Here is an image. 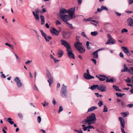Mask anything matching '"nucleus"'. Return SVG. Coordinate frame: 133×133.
<instances>
[{
  "mask_svg": "<svg viewBox=\"0 0 133 133\" xmlns=\"http://www.w3.org/2000/svg\"><path fill=\"white\" fill-rule=\"evenodd\" d=\"M96 117L95 114L93 113L87 117L86 119L83 120L82 123L83 124L90 125L95 123L96 122Z\"/></svg>",
  "mask_w": 133,
  "mask_h": 133,
  "instance_id": "nucleus-1",
  "label": "nucleus"
},
{
  "mask_svg": "<svg viewBox=\"0 0 133 133\" xmlns=\"http://www.w3.org/2000/svg\"><path fill=\"white\" fill-rule=\"evenodd\" d=\"M61 44L66 47V50L68 52L67 55L69 57L72 59H74V55L71 51V47L67 42H62Z\"/></svg>",
  "mask_w": 133,
  "mask_h": 133,
  "instance_id": "nucleus-2",
  "label": "nucleus"
},
{
  "mask_svg": "<svg viewBox=\"0 0 133 133\" xmlns=\"http://www.w3.org/2000/svg\"><path fill=\"white\" fill-rule=\"evenodd\" d=\"M74 45L75 48L80 53H83L85 52V48L82 45V43L80 42H76Z\"/></svg>",
  "mask_w": 133,
  "mask_h": 133,
  "instance_id": "nucleus-3",
  "label": "nucleus"
},
{
  "mask_svg": "<svg viewBox=\"0 0 133 133\" xmlns=\"http://www.w3.org/2000/svg\"><path fill=\"white\" fill-rule=\"evenodd\" d=\"M60 94L61 97L63 98L67 97L68 94L67 90V87L63 84L60 92Z\"/></svg>",
  "mask_w": 133,
  "mask_h": 133,
  "instance_id": "nucleus-4",
  "label": "nucleus"
},
{
  "mask_svg": "<svg viewBox=\"0 0 133 133\" xmlns=\"http://www.w3.org/2000/svg\"><path fill=\"white\" fill-rule=\"evenodd\" d=\"M46 75L49 79L47 80V81L49 83L50 87H51V84L53 82V79L51 75L50 71L48 69L46 70Z\"/></svg>",
  "mask_w": 133,
  "mask_h": 133,
  "instance_id": "nucleus-5",
  "label": "nucleus"
},
{
  "mask_svg": "<svg viewBox=\"0 0 133 133\" xmlns=\"http://www.w3.org/2000/svg\"><path fill=\"white\" fill-rule=\"evenodd\" d=\"M75 10V8H72L68 11V13L71 18H75L76 16L74 15Z\"/></svg>",
  "mask_w": 133,
  "mask_h": 133,
  "instance_id": "nucleus-6",
  "label": "nucleus"
},
{
  "mask_svg": "<svg viewBox=\"0 0 133 133\" xmlns=\"http://www.w3.org/2000/svg\"><path fill=\"white\" fill-rule=\"evenodd\" d=\"M60 17L61 19L66 24L68 23L67 22L69 20L72 19L70 17L66 14H63L60 15Z\"/></svg>",
  "mask_w": 133,
  "mask_h": 133,
  "instance_id": "nucleus-7",
  "label": "nucleus"
},
{
  "mask_svg": "<svg viewBox=\"0 0 133 133\" xmlns=\"http://www.w3.org/2000/svg\"><path fill=\"white\" fill-rule=\"evenodd\" d=\"M14 80L16 82L18 88H20L22 87L23 85L22 83L21 82V80L18 77H16Z\"/></svg>",
  "mask_w": 133,
  "mask_h": 133,
  "instance_id": "nucleus-8",
  "label": "nucleus"
},
{
  "mask_svg": "<svg viewBox=\"0 0 133 133\" xmlns=\"http://www.w3.org/2000/svg\"><path fill=\"white\" fill-rule=\"evenodd\" d=\"M106 88L104 85H98L97 89L100 90L102 92H105L106 91Z\"/></svg>",
  "mask_w": 133,
  "mask_h": 133,
  "instance_id": "nucleus-9",
  "label": "nucleus"
},
{
  "mask_svg": "<svg viewBox=\"0 0 133 133\" xmlns=\"http://www.w3.org/2000/svg\"><path fill=\"white\" fill-rule=\"evenodd\" d=\"M124 69L121 70V72H123L125 71L128 72L130 73H131L132 72H131V69H130V67L128 69L127 67V65L125 64H124Z\"/></svg>",
  "mask_w": 133,
  "mask_h": 133,
  "instance_id": "nucleus-10",
  "label": "nucleus"
},
{
  "mask_svg": "<svg viewBox=\"0 0 133 133\" xmlns=\"http://www.w3.org/2000/svg\"><path fill=\"white\" fill-rule=\"evenodd\" d=\"M119 120L120 122L121 125L123 128H125V122L124 119L121 117H119Z\"/></svg>",
  "mask_w": 133,
  "mask_h": 133,
  "instance_id": "nucleus-11",
  "label": "nucleus"
},
{
  "mask_svg": "<svg viewBox=\"0 0 133 133\" xmlns=\"http://www.w3.org/2000/svg\"><path fill=\"white\" fill-rule=\"evenodd\" d=\"M50 32L53 35H55L56 36H58L59 34V31L54 28H52L50 30Z\"/></svg>",
  "mask_w": 133,
  "mask_h": 133,
  "instance_id": "nucleus-12",
  "label": "nucleus"
},
{
  "mask_svg": "<svg viewBox=\"0 0 133 133\" xmlns=\"http://www.w3.org/2000/svg\"><path fill=\"white\" fill-rule=\"evenodd\" d=\"M83 77L85 79H90L94 78V76L90 75L89 74H86V73L84 74Z\"/></svg>",
  "mask_w": 133,
  "mask_h": 133,
  "instance_id": "nucleus-13",
  "label": "nucleus"
},
{
  "mask_svg": "<svg viewBox=\"0 0 133 133\" xmlns=\"http://www.w3.org/2000/svg\"><path fill=\"white\" fill-rule=\"evenodd\" d=\"M96 76L101 81H104L107 79V77L105 75H99V76H98L96 75Z\"/></svg>",
  "mask_w": 133,
  "mask_h": 133,
  "instance_id": "nucleus-14",
  "label": "nucleus"
},
{
  "mask_svg": "<svg viewBox=\"0 0 133 133\" xmlns=\"http://www.w3.org/2000/svg\"><path fill=\"white\" fill-rule=\"evenodd\" d=\"M122 49L123 50L124 52L128 56H129L130 55V52H129L127 48L122 46Z\"/></svg>",
  "mask_w": 133,
  "mask_h": 133,
  "instance_id": "nucleus-15",
  "label": "nucleus"
},
{
  "mask_svg": "<svg viewBox=\"0 0 133 133\" xmlns=\"http://www.w3.org/2000/svg\"><path fill=\"white\" fill-rule=\"evenodd\" d=\"M64 54V52L62 50L59 49L58 50L57 54L58 55V57L59 58L62 57Z\"/></svg>",
  "mask_w": 133,
  "mask_h": 133,
  "instance_id": "nucleus-16",
  "label": "nucleus"
},
{
  "mask_svg": "<svg viewBox=\"0 0 133 133\" xmlns=\"http://www.w3.org/2000/svg\"><path fill=\"white\" fill-rule=\"evenodd\" d=\"M63 35L64 37L65 38H69L70 35V34L69 32H64L63 34Z\"/></svg>",
  "mask_w": 133,
  "mask_h": 133,
  "instance_id": "nucleus-17",
  "label": "nucleus"
},
{
  "mask_svg": "<svg viewBox=\"0 0 133 133\" xmlns=\"http://www.w3.org/2000/svg\"><path fill=\"white\" fill-rule=\"evenodd\" d=\"M127 22L129 25L130 26H133V19L131 18H129L128 19Z\"/></svg>",
  "mask_w": 133,
  "mask_h": 133,
  "instance_id": "nucleus-18",
  "label": "nucleus"
},
{
  "mask_svg": "<svg viewBox=\"0 0 133 133\" xmlns=\"http://www.w3.org/2000/svg\"><path fill=\"white\" fill-rule=\"evenodd\" d=\"M40 31L43 37H44V38L46 40V42H49V40H48V39L46 37V34L44 33L42 30H40Z\"/></svg>",
  "mask_w": 133,
  "mask_h": 133,
  "instance_id": "nucleus-19",
  "label": "nucleus"
},
{
  "mask_svg": "<svg viewBox=\"0 0 133 133\" xmlns=\"http://www.w3.org/2000/svg\"><path fill=\"white\" fill-rule=\"evenodd\" d=\"M68 12V10L65 9H61L59 11V13L61 14H63Z\"/></svg>",
  "mask_w": 133,
  "mask_h": 133,
  "instance_id": "nucleus-20",
  "label": "nucleus"
},
{
  "mask_svg": "<svg viewBox=\"0 0 133 133\" xmlns=\"http://www.w3.org/2000/svg\"><path fill=\"white\" fill-rule=\"evenodd\" d=\"M98 52L97 50L94 51L92 54L93 57L95 58H97L98 57Z\"/></svg>",
  "mask_w": 133,
  "mask_h": 133,
  "instance_id": "nucleus-21",
  "label": "nucleus"
},
{
  "mask_svg": "<svg viewBox=\"0 0 133 133\" xmlns=\"http://www.w3.org/2000/svg\"><path fill=\"white\" fill-rule=\"evenodd\" d=\"M98 87V85H92L89 88V89H90L92 90L93 91L96 88L97 89Z\"/></svg>",
  "mask_w": 133,
  "mask_h": 133,
  "instance_id": "nucleus-22",
  "label": "nucleus"
},
{
  "mask_svg": "<svg viewBox=\"0 0 133 133\" xmlns=\"http://www.w3.org/2000/svg\"><path fill=\"white\" fill-rule=\"evenodd\" d=\"M108 37L109 39L107 42H114V40L111 38V36L109 34L108 35Z\"/></svg>",
  "mask_w": 133,
  "mask_h": 133,
  "instance_id": "nucleus-23",
  "label": "nucleus"
},
{
  "mask_svg": "<svg viewBox=\"0 0 133 133\" xmlns=\"http://www.w3.org/2000/svg\"><path fill=\"white\" fill-rule=\"evenodd\" d=\"M97 108L96 107L93 106L92 107L90 108H89L88 109V112H90L92 111L95 109H96Z\"/></svg>",
  "mask_w": 133,
  "mask_h": 133,
  "instance_id": "nucleus-24",
  "label": "nucleus"
},
{
  "mask_svg": "<svg viewBox=\"0 0 133 133\" xmlns=\"http://www.w3.org/2000/svg\"><path fill=\"white\" fill-rule=\"evenodd\" d=\"M106 81L108 82L113 83L114 82V78H111L109 79L107 77Z\"/></svg>",
  "mask_w": 133,
  "mask_h": 133,
  "instance_id": "nucleus-25",
  "label": "nucleus"
},
{
  "mask_svg": "<svg viewBox=\"0 0 133 133\" xmlns=\"http://www.w3.org/2000/svg\"><path fill=\"white\" fill-rule=\"evenodd\" d=\"M12 119L10 118H8V122L11 124L12 125L14 123L13 121H11Z\"/></svg>",
  "mask_w": 133,
  "mask_h": 133,
  "instance_id": "nucleus-26",
  "label": "nucleus"
},
{
  "mask_svg": "<svg viewBox=\"0 0 133 133\" xmlns=\"http://www.w3.org/2000/svg\"><path fill=\"white\" fill-rule=\"evenodd\" d=\"M34 16L36 20L37 21H39V20L40 18L39 14H36Z\"/></svg>",
  "mask_w": 133,
  "mask_h": 133,
  "instance_id": "nucleus-27",
  "label": "nucleus"
},
{
  "mask_svg": "<svg viewBox=\"0 0 133 133\" xmlns=\"http://www.w3.org/2000/svg\"><path fill=\"white\" fill-rule=\"evenodd\" d=\"M113 87L114 88L116 91H121V90L119 89V88L116 86L115 85H113Z\"/></svg>",
  "mask_w": 133,
  "mask_h": 133,
  "instance_id": "nucleus-28",
  "label": "nucleus"
},
{
  "mask_svg": "<svg viewBox=\"0 0 133 133\" xmlns=\"http://www.w3.org/2000/svg\"><path fill=\"white\" fill-rule=\"evenodd\" d=\"M90 18H89L87 19H86V21H92V22H94V23H96L98 24V22L97 21H96L95 20H90Z\"/></svg>",
  "mask_w": 133,
  "mask_h": 133,
  "instance_id": "nucleus-29",
  "label": "nucleus"
},
{
  "mask_svg": "<svg viewBox=\"0 0 133 133\" xmlns=\"http://www.w3.org/2000/svg\"><path fill=\"white\" fill-rule=\"evenodd\" d=\"M98 34V32L97 31L91 32V34L93 36H96Z\"/></svg>",
  "mask_w": 133,
  "mask_h": 133,
  "instance_id": "nucleus-30",
  "label": "nucleus"
},
{
  "mask_svg": "<svg viewBox=\"0 0 133 133\" xmlns=\"http://www.w3.org/2000/svg\"><path fill=\"white\" fill-rule=\"evenodd\" d=\"M101 8L102 9V10H105L107 11H108V10L107 8L105 6H104L103 5H102L101 6Z\"/></svg>",
  "mask_w": 133,
  "mask_h": 133,
  "instance_id": "nucleus-31",
  "label": "nucleus"
},
{
  "mask_svg": "<svg viewBox=\"0 0 133 133\" xmlns=\"http://www.w3.org/2000/svg\"><path fill=\"white\" fill-rule=\"evenodd\" d=\"M5 45H6L8 46H9L10 48L12 49L13 48V46L11 44H8V43H6L5 44Z\"/></svg>",
  "mask_w": 133,
  "mask_h": 133,
  "instance_id": "nucleus-32",
  "label": "nucleus"
},
{
  "mask_svg": "<svg viewBox=\"0 0 133 133\" xmlns=\"http://www.w3.org/2000/svg\"><path fill=\"white\" fill-rule=\"evenodd\" d=\"M81 34L84 37H86L88 40H89V39L87 37L85 34L84 32H82L81 33Z\"/></svg>",
  "mask_w": 133,
  "mask_h": 133,
  "instance_id": "nucleus-33",
  "label": "nucleus"
},
{
  "mask_svg": "<svg viewBox=\"0 0 133 133\" xmlns=\"http://www.w3.org/2000/svg\"><path fill=\"white\" fill-rule=\"evenodd\" d=\"M42 104L43 105L44 107H45L46 106H47L48 104L49 103L45 101L43 103H42Z\"/></svg>",
  "mask_w": 133,
  "mask_h": 133,
  "instance_id": "nucleus-34",
  "label": "nucleus"
},
{
  "mask_svg": "<svg viewBox=\"0 0 133 133\" xmlns=\"http://www.w3.org/2000/svg\"><path fill=\"white\" fill-rule=\"evenodd\" d=\"M128 32V30L126 28H124L122 30L121 32L123 33V32Z\"/></svg>",
  "mask_w": 133,
  "mask_h": 133,
  "instance_id": "nucleus-35",
  "label": "nucleus"
},
{
  "mask_svg": "<svg viewBox=\"0 0 133 133\" xmlns=\"http://www.w3.org/2000/svg\"><path fill=\"white\" fill-rule=\"evenodd\" d=\"M89 43L90 42H86V45L87 48L89 50H90L91 49V47L89 46Z\"/></svg>",
  "mask_w": 133,
  "mask_h": 133,
  "instance_id": "nucleus-36",
  "label": "nucleus"
},
{
  "mask_svg": "<svg viewBox=\"0 0 133 133\" xmlns=\"http://www.w3.org/2000/svg\"><path fill=\"white\" fill-rule=\"evenodd\" d=\"M63 108L62 106H60L59 107V110L58 111V113H60V112L62 111L63 110Z\"/></svg>",
  "mask_w": 133,
  "mask_h": 133,
  "instance_id": "nucleus-37",
  "label": "nucleus"
},
{
  "mask_svg": "<svg viewBox=\"0 0 133 133\" xmlns=\"http://www.w3.org/2000/svg\"><path fill=\"white\" fill-rule=\"evenodd\" d=\"M74 130L75 132H77L78 133H83L82 130L81 129L80 131H79L77 130L74 129Z\"/></svg>",
  "mask_w": 133,
  "mask_h": 133,
  "instance_id": "nucleus-38",
  "label": "nucleus"
},
{
  "mask_svg": "<svg viewBox=\"0 0 133 133\" xmlns=\"http://www.w3.org/2000/svg\"><path fill=\"white\" fill-rule=\"evenodd\" d=\"M37 121L39 123H40L41 121V118L40 116H38L37 118Z\"/></svg>",
  "mask_w": 133,
  "mask_h": 133,
  "instance_id": "nucleus-39",
  "label": "nucleus"
},
{
  "mask_svg": "<svg viewBox=\"0 0 133 133\" xmlns=\"http://www.w3.org/2000/svg\"><path fill=\"white\" fill-rule=\"evenodd\" d=\"M66 24H68L69 25V26H68V27L70 28H71V29H74V27L72 25V24H70V23H66Z\"/></svg>",
  "mask_w": 133,
  "mask_h": 133,
  "instance_id": "nucleus-40",
  "label": "nucleus"
},
{
  "mask_svg": "<svg viewBox=\"0 0 133 133\" xmlns=\"http://www.w3.org/2000/svg\"><path fill=\"white\" fill-rule=\"evenodd\" d=\"M107 111L108 109L107 108L105 105H104L103 112H107Z\"/></svg>",
  "mask_w": 133,
  "mask_h": 133,
  "instance_id": "nucleus-41",
  "label": "nucleus"
},
{
  "mask_svg": "<svg viewBox=\"0 0 133 133\" xmlns=\"http://www.w3.org/2000/svg\"><path fill=\"white\" fill-rule=\"evenodd\" d=\"M115 42H106L105 44H109V45L113 44H115Z\"/></svg>",
  "mask_w": 133,
  "mask_h": 133,
  "instance_id": "nucleus-42",
  "label": "nucleus"
},
{
  "mask_svg": "<svg viewBox=\"0 0 133 133\" xmlns=\"http://www.w3.org/2000/svg\"><path fill=\"white\" fill-rule=\"evenodd\" d=\"M103 104V102L101 101H100L98 103V105L99 107H101Z\"/></svg>",
  "mask_w": 133,
  "mask_h": 133,
  "instance_id": "nucleus-43",
  "label": "nucleus"
},
{
  "mask_svg": "<svg viewBox=\"0 0 133 133\" xmlns=\"http://www.w3.org/2000/svg\"><path fill=\"white\" fill-rule=\"evenodd\" d=\"M116 94L117 95V97H122V94L121 93H116Z\"/></svg>",
  "mask_w": 133,
  "mask_h": 133,
  "instance_id": "nucleus-44",
  "label": "nucleus"
},
{
  "mask_svg": "<svg viewBox=\"0 0 133 133\" xmlns=\"http://www.w3.org/2000/svg\"><path fill=\"white\" fill-rule=\"evenodd\" d=\"M127 106L129 108H131L133 107V104H130L127 105Z\"/></svg>",
  "mask_w": 133,
  "mask_h": 133,
  "instance_id": "nucleus-45",
  "label": "nucleus"
},
{
  "mask_svg": "<svg viewBox=\"0 0 133 133\" xmlns=\"http://www.w3.org/2000/svg\"><path fill=\"white\" fill-rule=\"evenodd\" d=\"M40 18L41 21L45 20V18L44 16L42 15H40Z\"/></svg>",
  "mask_w": 133,
  "mask_h": 133,
  "instance_id": "nucleus-46",
  "label": "nucleus"
},
{
  "mask_svg": "<svg viewBox=\"0 0 133 133\" xmlns=\"http://www.w3.org/2000/svg\"><path fill=\"white\" fill-rule=\"evenodd\" d=\"M121 104L122 106L125 107V104L124 102L122 101H121Z\"/></svg>",
  "mask_w": 133,
  "mask_h": 133,
  "instance_id": "nucleus-47",
  "label": "nucleus"
},
{
  "mask_svg": "<svg viewBox=\"0 0 133 133\" xmlns=\"http://www.w3.org/2000/svg\"><path fill=\"white\" fill-rule=\"evenodd\" d=\"M18 115L19 117L20 118H22L23 117V116L22 114L20 113H19L18 114Z\"/></svg>",
  "mask_w": 133,
  "mask_h": 133,
  "instance_id": "nucleus-48",
  "label": "nucleus"
},
{
  "mask_svg": "<svg viewBox=\"0 0 133 133\" xmlns=\"http://www.w3.org/2000/svg\"><path fill=\"white\" fill-rule=\"evenodd\" d=\"M34 89L35 91H38V88L35 85L34 86Z\"/></svg>",
  "mask_w": 133,
  "mask_h": 133,
  "instance_id": "nucleus-49",
  "label": "nucleus"
},
{
  "mask_svg": "<svg viewBox=\"0 0 133 133\" xmlns=\"http://www.w3.org/2000/svg\"><path fill=\"white\" fill-rule=\"evenodd\" d=\"M128 2L129 5H131L133 3V0H129Z\"/></svg>",
  "mask_w": 133,
  "mask_h": 133,
  "instance_id": "nucleus-50",
  "label": "nucleus"
},
{
  "mask_svg": "<svg viewBox=\"0 0 133 133\" xmlns=\"http://www.w3.org/2000/svg\"><path fill=\"white\" fill-rule=\"evenodd\" d=\"M91 60L95 64H96V61L94 59H91Z\"/></svg>",
  "mask_w": 133,
  "mask_h": 133,
  "instance_id": "nucleus-51",
  "label": "nucleus"
},
{
  "mask_svg": "<svg viewBox=\"0 0 133 133\" xmlns=\"http://www.w3.org/2000/svg\"><path fill=\"white\" fill-rule=\"evenodd\" d=\"M14 54L16 57L17 60L19 61H20V58L18 57V56L16 55V54L14 53Z\"/></svg>",
  "mask_w": 133,
  "mask_h": 133,
  "instance_id": "nucleus-52",
  "label": "nucleus"
},
{
  "mask_svg": "<svg viewBox=\"0 0 133 133\" xmlns=\"http://www.w3.org/2000/svg\"><path fill=\"white\" fill-rule=\"evenodd\" d=\"M115 13L118 16H121V13H118V12H116V11H115Z\"/></svg>",
  "mask_w": 133,
  "mask_h": 133,
  "instance_id": "nucleus-53",
  "label": "nucleus"
},
{
  "mask_svg": "<svg viewBox=\"0 0 133 133\" xmlns=\"http://www.w3.org/2000/svg\"><path fill=\"white\" fill-rule=\"evenodd\" d=\"M61 23L58 20H57L56 22V25H61Z\"/></svg>",
  "mask_w": 133,
  "mask_h": 133,
  "instance_id": "nucleus-54",
  "label": "nucleus"
},
{
  "mask_svg": "<svg viewBox=\"0 0 133 133\" xmlns=\"http://www.w3.org/2000/svg\"><path fill=\"white\" fill-rule=\"evenodd\" d=\"M79 37H80L79 36H76V42H79Z\"/></svg>",
  "mask_w": 133,
  "mask_h": 133,
  "instance_id": "nucleus-55",
  "label": "nucleus"
},
{
  "mask_svg": "<svg viewBox=\"0 0 133 133\" xmlns=\"http://www.w3.org/2000/svg\"><path fill=\"white\" fill-rule=\"evenodd\" d=\"M88 129H94V127L92 126V125H89V126H88Z\"/></svg>",
  "mask_w": 133,
  "mask_h": 133,
  "instance_id": "nucleus-56",
  "label": "nucleus"
},
{
  "mask_svg": "<svg viewBox=\"0 0 133 133\" xmlns=\"http://www.w3.org/2000/svg\"><path fill=\"white\" fill-rule=\"evenodd\" d=\"M88 129V126L83 128V129L84 131H86Z\"/></svg>",
  "mask_w": 133,
  "mask_h": 133,
  "instance_id": "nucleus-57",
  "label": "nucleus"
},
{
  "mask_svg": "<svg viewBox=\"0 0 133 133\" xmlns=\"http://www.w3.org/2000/svg\"><path fill=\"white\" fill-rule=\"evenodd\" d=\"M126 82L128 83H130L131 81L129 78L128 77V78L127 79H126L125 80Z\"/></svg>",
  "mask_w": 133,
  "mask_h": 133,
  "instance_id": "nucleus-58",
  "label": "nucleus"
},
{
  "mask_svg": "<svg viewBox=\"0 0 133 133\" xmlns=\"http://www.w3.org/2000/svg\"><path fill=\"white\" fill-rule=\"evenodd\" d=\"M124 128H123L122 127L121 128V132H122V133H126L124 129Z\"/></svg>",
  "mask_w": 133,
  "mask_h": 133,
  "instance_id": "nucleus-59",
  "label": "nucleus"
},
{
  "mask_svg": "<svg viewBox=\"0 0 133 133\" xmlns=\"http://www.w3.org/2000/svg\"><path fill=\"white\" fill-rule=\"evenodd\" d=\"M119 56H120L121 58H123L124 57L123 55L122 52H120L119 53Z\"/></svg>",
  "mask_w": 133,
  "mask_h": 133,
  "instance_id": "nucleus-60",
  "label": "nucleus"
},
{
  "mask_svg": "<svg viewBox=\"0 0 133 133\" xmlns=\"http://www.w3.org/2000/svg\"><path fill=\"white\" fill-rule=\"evenodd\" d=\"M102 9L101 8H101L100 9V8H98L97 9V11L98 12H101L102 11Z\"/></svg>",
  "mask_w": 133,
  "mask_h": 133,
  "instance_id": "nucleus-61",
  "label": "nucleus"
},
{
  "mask_svg": "<svg viewBox=\"0 0 133 133\" xmlns=\"http://www.w3.org/2000/svg\"><path fill=\"white\" fill-rule=\"evenodd\" d=\"M35 11L36 12H35L36 13V14H39V10H38V9H36L35 10Z\"/></svg>",
  "mask_w": 133,
  "mask_h": 133,
  "instance_id": "nucleus-62",
  "label": "nucleus"
},
{
  "mask_svg": "<svg viewBox=\"0 0 133 133\" xmlns=\"http://www.w3.org/2000/svg\"><path fill=\"white\" fill-rule=\"evenodd\" d=\"M35 11L36 12H35L36 13V14H39V10H38V9H36L35 10Z\"/></svg>",
  "mask_w": 133,
  "mask_h": 133,
  "instance_id": "nucleus-63",
  "label": "nucleus"
},
{
  "mask_svg": "<svg viewBox=\"0 0 133 133\" xmlns=\"http://www.w3.org/2000/svg\"><path fill=\"white\" fill-rule=\"evenodd\" d=\"M56 101L55 100L54 98H53V100L52 103L54 105H55L56 104Z\"/></svg>",
  "mask_w": 133,
  "mask_h": 133,
  "instance_id": "nucleus-64",
  "label": "nucleus"
}]
</instances>
